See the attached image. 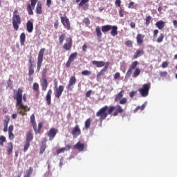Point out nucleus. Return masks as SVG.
<instances>
[{
	"label": "nucleus",
	"mask_w": 177,
	"mask_h": 177,
	"mask_svg": "<svg viewBox=\"0 0 177 177\" xmlns=\"http://www.w3.org/2000/svg\"><path fill=\"white\" fill-rule=\"evenodd\" d=\"M91 95H92V90H89L86 93V97H91Z\"/></svg>",
	"instance_id": "obj_59"
},
{
	"label": "nucleus",
	"mask_w": 177,
	"mask_h": 177,
	"mask_svg": "<svg viewBox=\"0 0 177 177\" xmlns=\"http://www.w3.org/2000/svg\"><path fill=\"white\" fill-rule=\"evenodd\" d=\"M62 48L64 50H71V48H73V39L71 37L67 38Z\"/></svg>",
	"instance_id": "obj_10"
},
{
	"label": "nucleus",
	"mask_w": 177,
	"mask_h": 177,
	"mask_svg": "<svg viewBox=\"0 0 177 177\" xmlns=\"http://www.w3.org/2000/svg\"><path fill=\"white\" fill-rule=\"evenodd\" d=\"M136 93H138V91H131L130 93H129V96L130 97H133V96H135V95H136Z\"/></svg>",
	"instance_id": "obj_60"
},
{
	"label": "nucleus",
	"mask_w": 177,
	"mask_h": 177,
	"mask_svg": "<svg viewBox=\"0 0 177 177\" xmlns=\"http://www.w3.org/2000/svg\"><path fill=\"white\" fill-rule=\"evenodd\" d=\"M110 30H111V35H112V37H115V35H118V27H117V26L104 25L102 26V31L104 32V34L109 32Z\"/></svg>",
	"instance_id": "obj_3"
},
{
	"label": "nucleus",
	"mask_w": 177,
	"mask_h": 177,
	"mask_svg": "<svg viewBox=\"0 0 177 177\" xmlns=\"http://www.w3.org/2000/svg\"><path fill=\"white\" fill-rule=\"evenodd\" d=\"M168 75V72L167 71H163V72H160V76L162 77H165Z\"/></svg>",
	"instance_id": "obj_54"
},
{
	"label": "nucleus",
	"mask_w": 177,
	"mask_h": 177,
	"mask_svg": "<svg viewBox=\"0 0 177 177\" xmlns=\"http://www.w3.org/2000/svg\"><path fill=\"white\" fill-rule=\"evenodd\" d=\"M61 23L64 26V28L68 30H71V23L70 22V19H68L67 16L63 14H59Z\"/></svg>",
	"instance_id": "obj_7"
},
{
	"label": "nucleus",
	"mask_w": 177,
	"mask_h": 177,
	"mask_svg": "<svg viewBox=\"0 0 177 177\" xmlns=\"http://www.w3.org/2000/svg\"><path fill=\"white\" fill-rule=\"evenodd\" d=\"M91 122H92V119L91 118L86 120L84 122V127L86 129H89V128H91Z\"/></svg>",
	"instance_id": "obj_33"
},
{
	"label": "nucleus",
	"mask_w": 177,
	"mask_h": 177,
	"mask_svg": "<svg viewBox=\"0 0 177 177\" xmlns=\"http://www.w3.org/2000/svg\"><path fill=\"white\" fill-rule=\"evenodd\" d=\"M130 27H131V28H135V27H136V23L131 21L130 23Z\"/></svg>",
	"instance_id": "obj_63"
},
{
	"label": "nucleus",
	"mask_w": 177,
	"mask_h": 177,
	"mask_svg": "<svg viewBox=\"0 0 177 177\" xmlns=\"http://www.w3.org/2000/svg\"><path fill=\"white\" fill-rule=\"evenodd\" d=\"M13 99L16 100V106H19L17 109L18 114H21V115H26V112L30 111V108H28L27 106L23 104L24 102H27V97L26 95H23V88H19L16 93H14Z\"/></svg>",
	"instance_id": "obj_1"
},
{
	"label": "nucleus",
	"mask_w": 177,
	"mask_h": 177,
	"mask_svg": "<svg viewBox=\"0 0 177 177\" xmlns=\"http://www.w3.org/2000/svg\"><path fill=\"white\" fill-rule=\"evenodd\" d=\"M95 32H96V35L98 39H102V35H103V34L102 33V30H100V27L97 26L95 28Z\"/></svg>",
	"instance_id": "obj_31"
},
{
	"label": "nucleus",
	"mask_w": 177,
	"mask_h": 177,
	"mask_svg": "<svg viewBox=\"0 0 177 177\" xmlns=\"http://www.w3.org/2000/svg\"><path fill=\"white\" fill-rule=\"evenodd\" d=\"M21 24V18L20 15H12V26L15 31L19 30V26Z\"/></svg>",
	"instance_id": "obj_8"
},
{
	"label": "nucleus",
	"mask_w": 177,
	"mask_h": 177,
	"mask_svg": "<svg viewBox=\"0 0 177 177\" xmlns=\"http://www.w3.org/2000/svg\"><path fill=\"white\" fill-rule=\"evenodd\" d=\"M13 129H14L13 124L10 125L8 127V133L13 132Z\"/></svg>",
	"instance_id": "obj_61"
},
{
	"label": "nucleus",
	"mask_w": 177,
	"mask_h": 177,
	"mask_svg": "<svg viewBox=\"0 0 177 177\" xmlns=\"http://www.w3.org/2000/svg\"><path fill=\"white\" fill-rule=\"evenodd\" d=\"M42 123H39L38 124V129H37V124L35 127H33V129L35 132V133H41V129H42Z\"/></svg>",
	"instance_id": "obj_36"
},
{
	"label": "nucleus",
	"mask_w": 177,
	"mask_h": 177,
	"mask_svg": "<svg viewBox=\"0 0 177 177\" xmlns=\"http://www.w3.org/2000/svg\"><path fill=\"white\" fill-rule=\"evenodd\" d=\"M124 93H125V91L122 90L120 92H119L115 96L114 102H120V99H122L124 97Z\"/></svg>",
	"instance_id": "obj_26"
},
{
	"label": "nucleus",
	"mask_w": 177,
	"mask_h": 177,
	"mask_svg": "<svg viewBox=\"0 0 177 177\" xmlns=\"http://www.w3.org/2000/svg\"><path fill=\"white\" fill-rule=\"evenodd\" d=\"M8 138L10 140H13V139H15V134H13V132L8 133Z\"/></svg>",
	"instance_id": "obj_55"
},
{
	"label": "nucleus",
	"mask_w": 177,
	"mask_h": 177,
	"mask_svg": "<svg viewBox=\"0 0 177 177\" xmlns=\"http://www.w3.org/2000/svg\"><path fill=\"white\" fill-rule=\"evenodd\" d=\"M92 64L97 68L104 67L106 63L104 61L93 60L91 62Z\"/></svg>",
	"instance_id": "obj_22"
},
{
	"label": "nucleus",
	"mask_w": 177,
	"mask_h": 177,
	"mask_svg": "<svg viewBox=\"0 0 177 177\" xmlns=\"http://www.w3.org/2000/svg\"><path fill=\"white\" fill-rule=\"evenodd\" d=\"M91 71H89L88 70H85V71H82V75H91Z\"/></svg>",
	"instance_id": "obj_51"
},
{
	"label": "nucleus",
	"mask_w": 177,
	"mask_h": 177,
	"mask_svg": "<svg viewBox=\"0 0 177 177\" xmlns=\"http://www.w3.org/2000/svg\"><path fill=\"white\" fill-rule=\"evenodd\" d=\"M29 66H35V64H34V63H35V62L34 61V58L32 57V55L29 56Z\"/></svg>",
	"instance_id": "obj_46"
},
{
	"label": "nucleus",
	"mask_w": 177,
	"mask_h": 177,
	"mask_svg": "<svg viewBox=\"0 0 177 177\" xmlns=\"http://www.w3.org/2000/svg\"><path fill=\"white\" fill-rule=\"evenodd\" d=\"M64 91V86L60 85L57 88H55V97H57V99H60V96L63 94V92Z\"/></svg>",
	"instance_id": "obj_14"
},
{
	"label": "nucleus",
	"mask_w": 177,
	"mask_h": 177,
	"mask_svg": "<svg viewBox=\"0 0 177 177\" xmlns=\"http://www.w3.org/2000/svg\"><path fill=\"white\" fill-rule=\"evenodd\" d=\"M64 39H66V34L63 33L59 37V44L63 45V42H64Z\"/></svg>",
	"instance_id": "obj_39"
},
{
	"label": "nucleus",
	"mask_w": 177,
	"mask_h": 177,
	"mask_svg": "<svg viewBox=\"0 0 177 177\" xmlns=\"http://www.w3.org/2000/svg\"><path fill=\"white\" fill-rule=\"evenodd\" d=\"M30 4H28L26 8V10L28 15H34V9H35V5H37V0H30Z\"/></svg>",
	"instance_id": "obj_9"
},
{
	"label": "nucleus",
	"mask_w": 177,
	"mask_h": 177,
	"mask_svg": "<svg viewBox=\"0 0 177 177\" xmlns=\"http://www.w3.org/2000/svg\"><path fill=\"white\" fill-rule=\"evenodd\" d=\"M5 142H6V138L3 136H0V146H1V147H3V143H5Z\"/></svg>",
	"instance_id": "obj_43"
},
{
	"label": "nucleus",
	"mask_w": 177,
	"mask_h": 177,
	"mask_svg": "<svg viewBox=\"0 0 177 177\" xmlns=\"http://www.w3.org/2000/svg\"><path fill=\"white\" fill-rule=\"evenodd\" d=\"M26 30L28 32H32V31H34V24L31 21H27Z\"/></svg>",
	"instance_id": "obj_24"
},
{
	"label": "nucleus",
	"mask_w": 177,
	"mask_h": 177,
	"mask_svg": "<svg viewBox=\"0 0 177 177\" xmlns=\"http://www.w3.org/2000/svg\"><path fill=\"white\" fill-rule=\"evenodd\" d=\"M143 39H145V35L138 33L136 36V41L138 46H142V45H143Z\"/></svg>",
	"instance_id": "obj_18"
},
{
	"label": "nucleus",
	"mask_w": 177,
	"mask_h": 177,
	"mask_svg": "<svg viewBox=\"0 0 177 177\" xmlns=\"http://www.w3.org/2000/svg\"><path fill=\"white\" fill-rule=\"evenodd\" d=\"M45 150H46V144H43L40 147V154H44Z\"/></svg>",
	"instance_id": "obj_44"
},
{
	"label": "nucleus",
	"mask_w": 177,
	"mask_h": 177,
	"mask_svg": "<svg viewBox=\"0 0 177 177\" xmlns=\"http://www.w3.org/2000/svg\"><path fill=\"white\" fill-rule=\"evenodd\" d=\"M83 23H84L86 26H89V24H91V21L88 18H84L83 20Z\"/></svg>",
	"instance_id": "obj_52"
},
{
	"label": "nucleus",
	"mask_w": 177,
	"mask_h": 177,
	"mask_svg": "<svg viewBox=\"0 0 177 177\" xmlns=\"http://www.w3.org/2000/svg\"><path fill=\"white\" fill-rule=\"evenodd\" d=\"M73 149H75V150H78L79 151H84L85 144L79 141L73 146Z\"/></svg>",
	"instance_id": "obj_17"
},
{
	"label": "nucleus",
	"mask_w": 177,
	"mask_h": 177,
	"mask_svg": "<svg viewBox=\"0 0 177 177\" xmlns=\"http://www.w3.org/2000/svg\"><path fill=\"white\" fill-rule=\"evenodd\" d=\"M20 44L21 46H24V42H26V33L22 32L19 36Z\"/></svg>",
	"instance_id": "obj_30"
},
{
	"label": "nucleus",
	"mask_w": 177,
	"mask_h": 177,
	"mask_svg": "<svg viewBox=\"0 0 177 177\" xmlns=\"http://www.w3.org/2000/svg\"><path fill=\"white\" fill-rule=\"evenodd\" d=\"M71 134L73 135V138H78V136L81 135V129H80V126L78 124H76L73 129Z\"/></svg>",
	"instance_id": "obj_15"
},
{
	"label": "nucleus",
	"mask_w": 177,
	"mask_h": 177,
	"mask_svg": "<svg viewBox=\"0 0 177 177\" xmlns=\"http://www.w3.org/2000/svg\"><path fill=\"white\" fill-rule=\"evenodd\" d=\"M139 64V62L138 61H134L132 62L131 66L129 67V70L127 71L126 75L127 77H131L132 74V71L133 70H136V67H138V65Z\"/></svg>",
	"instance_id": "obj_12"
},
{
	"label": "nucleus",
	"mask_w": 177,
	"mask_h": 177,
	"mask_svg": "<svg viewBox=\"0 0 177 177\" xmlns=\"http://www.w3.org/2000/svg\"><path fill=\"white\" fill-rule=\"evenodd\" d=\"M9 121H10V118H9V115H7L5 117L3 124V132H8V125H9Z\"/></svg>",
	"instance_id": "obj_20"
},
{
	"label": "nucleus",
	"mask_w": 177,
	"mask_h": 177,
	"mask_svg": "<svg viewBox=\"0 0 177 177\" xmlns=\"http://www.w3.org/2000/svg\"><path fill=\"white\" fill-rule=\"evenodd\" d=\"M41 90L45 92L46 89H48V80L45 77L41 78Z\"/></svg>",
	"instance_id": "obj_23"
},
{
	"label": "nucleus",
	"mask_w": 177,
	"mask_h": 177,
	"mask_svg": "<svg viewBox=\"0 0 177 177\" xmlns=\"http://www.w3.org/2000/svg\"><path fill=\"white\" fill-rule=\"evenodd\" d=\"M77 55H78V53L77 52L73 53L70 55L68 59V61L66 62V66L68 68L71 66V63L74 62V59L77 58Z\"/></svg>",
	"instance_id": "obj_13"
},
{
	"label": "nucleus",
	"mask_w": 177,
	"mask_h": 177,
	"mask_svg": "<svg viewBox=\"0 0 177 177\" xmlns=\"http://www.w3.org/2000/svg\"><path fill=\"white\" fill-rule=\"evenodd\" d=\"M86 49H88V46H86V44H84V45L82 46V50H83L84 52H86Z\"/></svg>",
	"instance_id": "obj_64"
},
{
	"label": "nucleus",
	"mask_w": 177,
	"mask_h": 177,
	"mask_svg": "<svg viewBox=\"0 0 177 177\" xmlns=\"http://www.w3.org/2000/svg\"><path fill=\"white\" fill-rule=\"evenodd\" d=\"M115 5L117 8H121V0H115Z\"/></svg>",
	"instance_id": "obj_56"
},
{
	"label": "nucleus",
	"mask_w": 177,
	"mask_h": 177,
	"mask_svg": "<svg viewBox=\"0 0 177 177\" xmlns=\"http://www.w3.org/2000/svg\"><path fill=\"white\" fill-rule=\"evenodd\" d=\"M125 113V110L122 109V106L121 105L118 104L116 106H110L108 109V114L109 115H112L113 117H117L118 114H124Z\"/></svg>",
	"instance_id": "obj_2"
},
{
	"label": "nucleus",
	"mask_w": 177,
	"mask_h": 177,
	"mask_svg": "<svg viewBox=\"0 0 177 177\" xmlns=\"http://www.w3.org/2000/svg\"><path fill=\"white\" fill-rule=\"evenodd\" d=\"M87 2H89V0H82L79 3V6H84Z\"/></svg>",
	"instance_id": "obj_53"
},
{
	"label": "nucleus",
	"mask_w": 177,
	"mask_h": 177,
	"mask_svg": "<svg viewBox=\"0 0 177 177\" xmlns=\"http://www.w3.org/2000/svg\"><path fill=\"white\" fill-rule=\"evenodd\" d=\"M156 26L158 30H162L165 27V22L162 20H160L156 23Z\"/></svg>",
	"instance_id": "obj_27"
},
{
	"label": "nucleus",
	"mask_w": 177,
	"mask_h": 177,
	"mask_svg": "<svg viewBox=\"0 0 177 177\" xmlns=\"http://www.w3.org/2000/svg\"><path fill=\"white\" fill-rule=\"evenodd\" d=\"M30 122L33 128H35L37 127V122H35V115L34 114H32L30 115Z\"/></svg>",
	"instance_id": "obj_37"
},
{
	"label": "nucleus",
	"mask_w": 177,
	"mask_h": 177,
	"mask_svg": "<svg viewBox=\"0 0 177 177\" xmlns=\"http://www.w3.org/2000/svg\"><path fill=\"white\" fill-rule=\"evenodd\" d=\"M108 109L109 106L105 105L96 113V117H99V120L101 122L107 118V115H110L109 112H106Z\"/></svg>",
	"instance_id": "obj_4"
},
{
	"label": "nucleus",
	"mask_w": 177,
	"mask_h": 177,
	"mask_svg": "<svg viewBox=\"0 0 177 177\" xmlns=\"http://www.w3.org/2000/svg\"><path fill=\"white\" fill-rule=\"evenodd\" d=\"M48 73V69L47 68H44L43 72L41 73L42 78H46V73Z\"/></svg>",
	"instance_id": "obj_50"
},
{
	"label": "nucleus",
	"mask_w": 177,
	"mask_h": 177,
	"mask_svg": "<svg viewBox=\"0 0 177 177\" xmlns=\"http://www.w3.org/2000/svg\"><path fill=\"white\" fill-rule=\"evenodd\" d=\"M151 21V16L150 15L147 16L145 18V25L146 26V27H149V26H150Z\"/></svg>",
	"instance_id": "obj_38"
},
{
	"label": "nucleus",
	"mask_w": 177,
	"mask_h": 177,
	"mask_svg": "<svg viewBox=\"0 0 177 177\" xmlns=\"http://www.w3.org/2000/svg\"><path fill=\"white\" fill-rule=\"evenodd\" d=\"M128 102V99H127V97H123L122 99L120 100V104H127V103Z\"/></svg>",
	"instance_id": "obj_47"
},
{
	"label": "nucleus",
	"mask_w": 177,
	"mask_h": 177,
	"mask_svg": "<svg viewBox=\"0 0 177 177\" xmlns=\"http://www.w3.org/2000/svg\"><path fill=\"white\" fill-rule=\"evenodd\" d=\"M45 53V48H41L39 51L37 56V71L39 73L41 71V67H42V62H44V55Z\"/></svg>",
	"instance_id": "obj_5"
},
{
	"label": "nucleus",
	"mask_w": 177,
	"mask_h": 177,
	"mask_svg": "<svg viewBox=\"0 0 177 177\" xmlns=\"http://www.w3.org/2000/svg\"><path fill=\"white\" fill-rule=\"evenodd\" d=\"M57 132H59L57 129L50 128L47 134L49 138V140L55 139V138H56V135H57Z\"/></svg>",
	"instance_id": "obj_11"
},
{
	"label": "nucleus",
	"mask_w": 177,
	"mask_h": 177,
	"mask_svg": "<svg viewBox=\"0 0 177 177\" xmlns=\"http://www.w3.org/2000/svg\"><path fill=\"white\" fill-rule=\"evenodd\" d=\"M32 89L35 92H37V95L38 96V95H39V84L38 83H34Z\"/></svg>",
	"instance_id": "obj_35"
},
{
	"label": "nucleus",
	"mask_w": 177,
	"mask_h": 177,
	"mask_svg": "<svg viewBox=\"0 0 177 177\" xmlns=\"http://www.w3.org/2000/svg\"><path fill=\"white\" fill-rule=\"evenodd\" d=\"M36 13L37 15H42V3L38 2L36 6Z\"/></svg>",
	"instance_id": "obj_28"
},
{
	"label": "nucleus",
	"mask_w": 177,
	"mask_h": 177,
	"mask_svg": "<svg viewBox=\"0 0 177 177\" xmlns=\"http://www.w3.org/2000/svg\"><path fill=\"white\" fill-rule=\"evenodd\" d=\"M46 104L48 106L52 104V89H49L46 95Z\"/></svg>",
	"instance_id": "obj_19"
},
{
	"label": "nucleus",
	"mask_w": 177,
	"mask_h": 177,
	"mask_svg": "<svg viewBox=\"0 0 177 177\" xmlns=\"http://www.w3.org/2000/svg\"><path fill=\"white\" fill-rule=\"evenodd\" d=\"M109 66H110L109 62H106L105 66L97 74V78L99 79L102 75H104L106 71H107V69L109 68Z\"/></svg>",
	"instance_id": "obj_21"
},
{
	"label": "nucleus",
	"mask_w": 177,
	"mask_h": 177,
	"mask_svg": "<svg viewBox=\"0 0 177 177\" xmlns=\"http://www.w3.org/2000/svg\"><path fill=\"white\" fill-rule=\"evenodd\" d=\"M32 171H34V169L31 167H29V169L26 171V175L31 176V175H32Z\"/></svg>",
	"instance_id": "obj_48"
},
{
	"label": "nucleus",
	"mask_w": 177,
	"mask_h": 177,
	"mask_svg": "<svg viewBox=\"0 0 177 177\" xmlns=\"http://www.w3.org/2000/svg\"><path fill=\"white\" fill-rule=\"evenodd\" d=\"M150 88H151V83L145 84L142 88L138 89V92L142 97H147V96H149Z\"/></svg>",
	"instance_id": "obj_6"
},
{
	"label": "nucleus",
	"mask_w": 177,
	"mask_h": 177,
	"mask_svg": "<svg viewBox=\"0 0 177 177\" xmlns=\"http://www.w3.org/2000/svg\"><path fill=\"white\" fill-rule=\"evenodd\" d=\"M34 67H35V66H29L28 67V75L29 77H31V75H32L34 74Z\"/></svg>",
	"instance_id": "obj_41"
},
{
	"label": "nucleus",
	"mask_w": 177,
	"mask_h": 177,
	"mask_svg": "<svg viewBox=\"0 0 177 177\" xmlns=\"http://www.w3.org/2000/svg\"><path fill=\"white\" fill-rule=\"evenodd\" d=\"M162 41H164V35L162 33H160L158 39H156V42H158V44H161Z\"/></svg>",
	"instance_id": "obj_42"
},
{
	"label": "nucleus",
	"mask_w": 177,
	"mask_h": 177,
	"mask_svg": "<svg viewBox=\"0 0 177 177\" xmlns=\"http://www.w3.org/2000/svg\"><path fill=\"white\" fill-rule=\"evenodd\" d=\"M66 150H67V148H66V147H62L61 149H59L56 151V154L59 155L62 153H64L66 151Z\"/></svg>",
	"instance_id": "obj_45"
},
{
	"label": "nucleus",
	"mask_w": 177,
	"mask_h": 177,
	"mask_svg": "<svg viewBox=\"0 0 177 177\" xmlns=\"http://www.w3.org/2000/svg\"><path fill=\"white\" fill-rule=\"evenodd\" d=\"M7 152L8 154H12V153H13V143L12 142L8 143Z\"/></svg>",
	"instance_id": "obj_32"
},
{
	"label": "nucleus",
	"mask_w": 177,
	"mask_h": 177,
	"mask_svg": "<svg viewBox=\"0 0 177 177\" xmlns=\"http://www.w3.org/2000/svg\"><path fill=\"white\" fill-rule=\"evenodd\" d=\"M139 75H140V68H136L133 73L132 77L133 78H137Z\"/></svg>",
	"instance_id": "obj_34"
},
{
	"label": "nucleus",
	"mask_w": 177,
	"mask_h": 177,
	"mask_svg": "<svg viewBox=\"0 0 177 177\" xmlns=\"http://www.w3.org/2000/svg\"><path fill=\"white\" fill-rule=\"evenodd\" d=\"M143 55H145V50L143 49H138L133 55V59H138V57H140Z\"/></svg>",
	"instance_id": "obj_25"
},
{
	"label": "nucleus",
	"mask_w": 177,
	"mask_h": 177,
	"mask_svg": "<svg viewBox=\"0 0 177 177\" xmlns=\"http://www.w3.org/2000/svg\"><path fill=\"white\" fill-rule=\"evenodd\" d=\"M77 84V77L75 76H71L69 79V83L68 84V91H73V86Z\"/></svg>",
	"instance_id": "obj_16"
},
{
	"label": "nucleus",
	"mask_w": 177,
	"mask_h": 177,
	"mask_svg": "<svg viewBox=\"0 0 177 177\" xmlns=\"http://www.w3.org/2000/svg\"><path fill=\"white\" fill-rule=\"evenodd\" d=\"M34 139V135L31 131H29L28 133L26 134V142H29L31 143V141Z\"/></svg>",
	"instance_id": "obj_29"
},
{
	"label": "nucleus",
	"mask_w": 177,
	"mask_h": 177,
	"mask_svg": "<svg viewBox=\"0 0 177 177\" xmlns=\"http://www.w3.org/2000/svg\"><path fill=\"white\" fill-rule=\"evenodd\" d=\"M169 64L167 62H164L162 63V68H167V67H168Z\"/></svg>",
	"instance_id": "obj_58"
},
{
	"label": "nucleus",
	"mask_w": 177,
	"mask_h": 177,
	"mask_svg": "<svg viewBox=\"0 0 177 177\" xmlns=\"http://www.w3.org/2000/svg\"><path fill=\"white\" fill-rule=\"evenodd\" d=\"M157 35H158V30L155 29L153 32V38H157Z\"/></svg>",
	"instance_id": "obj_57"
},
{
	"label": "nucleus",
	"mask_w": 177,
	"mask_h": 177,
	"mask_svg": "<svg viewBox=\"0 0 177 177\" xmlns=\"http://www.w3.org/2000/svg\"><path fill=\"white\" fill-rule=\"evenodd\" d=\"M30 142L28 141L26 142V144L24 147V151H27V150H28V148L30 147Z\"/></svg>",
	"instance_id": "obj_49"
},
{
	"label": "nucleus",
	"mask_w": 177,
	"mask_h": 177,
	"mask_svg": "<svg viewBox=\"0 0 177 177\" xmlns=\"http://www.w3.org/2000/svg\"><path fill=\"white\" fill-rule=\"evenodd\" d=\"M145 109H146V104H142L141 106H137L134 109V113L139 111V110H141V111H142V110H144Z\"/></svg>",
	"instance_id": "obj_40"
},
{
	"label": "nucleus",
	"mask_w": 177,
	"mask_h": 177,
	"mask_svg": "<svg viewBox=\"0 0 177 177\" xmlns=\"http://www.w3.org/2000/svg\"><path fill=\"white\" fill-rule=\"evenodd\" d=\"M126 45H127V46H132V45H133L132 41H131V40L127 41Z\"/></svg>",
	"instance_id": "obj_62"
}]
</instances>
